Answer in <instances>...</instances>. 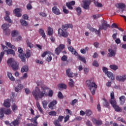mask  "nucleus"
<instances>
[{
  "label": "nucleus",
  "mask_w": 126,
  "mask_h": 126,
  "mask_svg": "<svg viewBox=\"0 0 126 126\" xmlns=\"http://www.w3.org/2000/svg\"><path fill=\"white\" fill-rule=\"evenodd\" d=\"M41 90L38 87H36L35 89L32 92V94L36 101L39 99H42L44 97H53L54 92L50 90V88L47 86H41Z\"/></svg>",
  "instance_id": "1"
},
{
  "label": "nucleus",
  "mask_w": 126,
  "mask_h": 126,
  "mask_svg": "<svg viewBox=\"0 0 126 126\" xmlns=\"http://www.w3.org/2000/svg\"><path fill=\"white\" fill-rule=\"evenodd\" d=\"M86 86L88 87V89L91 91L92 95H95L96 89H97V84L95 82L87 80L86 81Z\"/></svg>",
  "instance_id": "2"
},
{
  "label": "nucleus",
  "mask_w": 126,
  "mask_h": 126,
  "mask_svg": "<svg viewBox=\"0 0 126 126\" xmlns=\"http://www.w3.org/2000/svg\"><path fill=\"white\" fill-rule=\"evenodd\" d=\"M7 63L9 65H11L13 70L14 71H15V70H17V69H18V67H19V64L16 62L13 58L9 59L7 61Z\"/></svg>",
  "instance_id": "3"
},
{
  "label": "nucleus",
  "mask_w": 126,
  "mask_h": 126,
  "mask_svg": "<svg viewBox=\"0 0 126 126\" xmlns=\"http://www.w3.org/2000/svg\"><path fill=\"white\" fill-rule=\"evenodd\" d=\"M108 28H111V26L108 24L106 21L102 20L101 25L99 26V30L106 31L108 29Z\"/></svg>",
  "instance_id": "4"
},
{
  "label": "nucleus",
  "mask_w": 126,
  "mask_h": 126,
  "mask_svg": "<svg viewBox=\"0 0 126 126\" xmlns=\"http://www.w3.org/2000/svg\"><path fill=\"white\" fill-rule=\"evenodd\" d=\"M64 117L63 116L60 115L58 117V119H56L54 120L53 124L55 126H62L60 123L63 122Z\"/></svg>",
  "instance_id": "5"
},
{
  "label": "nucleus",
  "mask_w": 126,
  "mask_h": 126,
  "mask_svg": "<svg viewBox=\"0 0 126 126\" xmlns=\"http://www.w3.org/2000/svg\"><path fill=\"white\" fill-rule=\"evenodd\" d=\"M58 35L60 36H62L63 38H67L68 37V32L66 31H64L61 28L58 29Z\"/></svg>",
  "instance_id": "6"
},
{
  "label": "nucleus",
  "mask_w": 126,
  "mask_h": 126,
  "mask_svg": "<svg viewBox=\"0 0 126 126\" xmlns=\"http://www.w3.org/2000/svg\"><path fill=\"white\" fill-rule=\"evenodd\" d=\"M82 2L83 3V7L84 9H90V4H91V0H83Z\"/></svg>",
  "instance_id": "7"
},
{
  "label": "nucleus",
  "mask_w": 126,
  "mask_h": 126,
  "mask_svg": "<svg viewBox=\"0 0 126 126\" xmlns=\"http://www.w3.org/2000/svg\"><path fill=\"white\" fill-rule=\"evenodd\" d=\"M1 46L2 48L3 52H1L0 54V63L1 62V61H2V58L4 57V53H5V52L7 53V51L8 50V48L6 46L3 45L2 44H1Z\"/></svg>",
  "instance_id": "8"
},
{
  "label": "nucleus",
  "mask_w": 126,
  "mask_h": 126,
  "mask_svg": "<svg viewBox=\"0 0 126 126\" xmlns=\"http://www.w3.org/2000/svg\"><path fill=\"white\" fill-rule=\"evenodd\" d=\"M92 122H93L94 125H95L96 126H100L103 125V122L101 120L96 119L95 118H92Z\"/></svg>",
  "instance_id": "9"
},
{
  "label": "nucleus",
  "mask_w": 126,
  "mask_h": 126,
  "mask_svg": "<svg viewBox=\"0 0 126 126\" xmlns=\"http://www.w3.org/2000/svg\"><path fill=\"white\" fill-rule=\"evenodd\" d=\"M116 80L120 81L121 82H124L126 80V75H123L122 76L119 75L116 77Z\"/></svg>",
  "instance_id": "10"
},
{
  "label": "nucleus",
  "mask_w": 126,
  "mask_h": 126,
  "mask_svg": "<svg viewBox=\"0 0 126 126\" xmlns=\"http://www.w3.org/2000/svg\"><path fill=\"white\" fill-rule=\"evenodd\" d=\"M62 28L64 31H66L68 28H71L72 29L73 28V26L71 24H67L65 25H63L62 27Z\"/></svg>",
  "instance_id": "11"
},
{
  "label": "nucleus",
  "mask_w": 126,
  "mask_h": 126,
  "mask_svg": "<svg viewBox=\"0 0 126 126\" xmlns=\"http://www.w3.org/2000/svg\"><path fill=\"white\" fill-rule=\"evenodd\" d=\"M5 12V17L4 18V20L7 22H8L9 23H12V22L11 21L10 18H9V15L10 14V12L7 11H6Z\"/></svg>",
  "instance_id": "12"
},
{
  "label": "nucleus",
  "mask_w": 126,
  "mask_h": 126,
  "mask_svg": "<svg viewBox=\"0 0 126 126\" xmlns=\"http://www.w3.org/2000/svg\"><path fill=\"white\" fill-rule=\"evenodd\" d=\"M52 12L57 15H60L61 14V11L60 9L57 7V6H54L52 8Z\"/></svg>",
  "instance_id": "13"
},
{
  "label": "nucleus",
  "mask_w": 126,
  "mask_h": 126,
  "mask_svg": "<svg viewBox=\"0 0 126 126\" xmlns=\"http://www.w3.org/2000/svg\"><path fill=\"white\" fill-rule=\"evenodd\" d=\"M75 4V1H71L70 2H66V5L68 7V9H70L71 10H72L73 9V7L71 6V5H74Z\"/></svg>",
  "instance_id": "14"
},
{
  "label": "nucleus",
  "mask_w": 126,
  "mask_h": 126,
  "mask_svg": "<svg viewBox=\"0 0 126 126\" xmlns=\"http://www.w3.org/2000/svg\"><path fill=\"white\" fill-rule=\"evenodd\" d=\"M57 104H58V101L56 100H54L49 103V104L48 105V107L49 109H54V107H55V106H56Z\"/></svg>",
  "instance_id": "15"
},
{
  "label": "nucleus",
  "mask_w": 126,
  "mask_h": 126,
  "mask_svg": "<svg viewBox=\"0 0 126 126\" xmlns=\"http://www.w3.org/2000/svg\"><path fill=\"white\" fill-rule=\"evenodd\" d=\"M68 50L69 52H71L72 54H73V55H74L75 56H78V53L76 52V50L72 47V46L69 47Z\"/></svg>",
  "instance_id": "16"
},
{
  "label": "nucleus",
  "mask_w": 126,
  "mask_h": 126,
  "mask_svg": "<svg viewBox=\"0 0 126 126\" xmlns=\"http://www.w3.org/2000/svg\"><path fill=\"white\" fill-rule=\"evenodd\" d=\"M54 34V30L51 27H48L47 29V35L48 36H53Z\"/></svg>",
  "instance_id": "17"
},
{
  "label": "nucleus",
  "mask_w": 126,
  "mask_h": 126,
  "mask_svg": "<svg viewBox=\"0 0 126 126\" xmlns=\"http://www.w3.org/2000/svg\"><path fill=\"white\" fill-rule=\"evenodd\" d=\"M70 68L67 69L66 70V74L68 77H73V73L71 72Z\"/></svg>",
  "instance_id": "18"
},
{
  "label": "nucleus",
  "mask_w": 126,
  "mask_h": 126,
  "mask_svg": "<svg viewBox=\"0 0 126 126\" xmlns=\"http://www.w3.org/2000/svg\"><path fill=\"white\" fill-rule=\"evenodd\" d=\"M105 74H106L107 76H108L109 78L111 79V80H115V76L114 75V74H113V73L108 71Z\"/></svg>",
  "instance_id": "19"
},
{
  "label": "nucleus",
  "mask_w": 126,
  "mask_h": 126,
  "mask_svg": "<svg viewBox=\"0 0 126 126\" xmlns=\"http://www.w3.org/2000/svg\"><path fill=\"white\" fill-rule=\"evenodd\" d=\"M14 12L16 16H17V17H21V13H20V8H16L14 10Z\"/></svg>",
  "instance_id": "20"
},
{
  "label": "nucleus",
  "mask_w": 126,
  "mask_h": 126,
  "mask_svg": "<svg viewBox=\"0 0 126 126\" xmlns=\"http://www.w3.org/2000/svg\"><path fill=\"white\" fill-rule=\"evenodd\" d=\"M38 32L40 34V35H41V36H42V38H43V39H46V33H45V31H44V30L42 29H40L38 30Z\"/></svg>",
  "instance_id": "21"
},
{
  "label": "nucleus",
  "mask_w": 126,
  "mask_h": 126,
  "mask_svg": "<svg viewBox=\"0 0 126 126\" xmlns=\"http://www.w3.org/2000/svg\"><path fill=\"white\" fill-rule=\"evenodd\" d=\"M108 52H109L110 53H108L107 57L108 58H111L116 55V53L112 49H108Z\"/></svg>",
  "instance_id": "22"
},
{
  "label": "nucleus",
  "mask_w": 126,
  "mask_h": 126,
  "mask_svg": "<svg viewBox=\"0 0 126 126\" xmlns=\"http://www.w3.org/2000/svg\"><path fill=\"white\" fill-rule=\"evenodd\" d=\"M3 106L4 107H5V108H9V107H10V102H9V99L4 100Z\"/></svg>",
  "instance_id": "23"
},
{
  "label": "nucleus",
  "mask_w": 126,
  "mask_h": 126,
  "mask_svg": "<svg viewBox=\"0 0 126 126\" xmlns=\"http://www.w3.org/2000/svg\"><path fill=\"white\" fill-rule=\"evenodd\" d=\"M9 27H10V25L8 23L3 24L1 26V28L2 29H3V31L7 30V29H8V28H9Z\"/></svg>",
  "instance_id": "24"
},
{
  "label": "nucleus",
  "mask_w": 126,
  "mask_h": 126,
  "mask_svg": "<svg viewBox=\"0 0 126 126\" xmlns=\"http://www.w3.org/2000/svg\"><path fill=\"white\" fill-rule=\"evenodd\" d=\"M19 57L21 59V62H22L23 63H25V62H26V57L25 55H24V54L19 55Z\"/></svg>",
  "instance_id": "25"
},
{
  "label": "nucleus",
  "mask_w": 126,
  "mask_h": 126,
  "mask_svg": "<svg viewBox=\"0 0 126 126\" xmlns=\"http://www.w3.org/2000/svg\"><path fill=\"white\" fill-rule=\"evenodd\" d=\"M10 125H12L13 126H19V120L18 119L14 120L11 122Z\"/></svg>",
  "instance_id": "26"
},
{
  "label": "nucleus",
  "mask_w": 126,
  "mask_h": 126,
  "mask_svg": "<svg viewBox=\"0 0 126 126\" xmlns=\"http://www.w3.org/2000/svg\"><path fill=\"white\" fill-rule=\"evenodd\" d=\"M116 7H118V8H120L122 9V8H125L126 7V4L123 3H119L116 4Z\"/></svg>",
  "instance_id": "27"
},
{
  "label": "nucleus",
  "mask_w": 126,
  "mask_h": 126,
  "mask_svg": "<svg viewBox=\"0 0 126 126\" xmlns=\"http://www.w3.org/2000/svg\"><path fill=\"white\" fill-rule=\"evenodd\" d=\"M7 77L11 81H15V78L12 76V74L9 72H7Z\"/></svg>",
  "instance_id": "28"
},
{
  "label": "nucleus",
  "mask_w": 126,
  "mask_h": 126,
  "mask_svg": "<svg viewBox=\"0 0 126 126\" xmlns=\"http://www.w3.org/2000/svg\"><path fill=\"white\" fill-rule=\"evenodd\" d=\"M25 56L27 59H29L31 57V50L27 49L26 51V54H25Z\"/></svg>",
  "instance_id": "29"
},
{
  "label": "nucleus",
  "mask_w": 126,
  "mask_h": 126,
  "mask_svg": "<svg viewBox=\"0 0 126 126\" xmlns=\"http://www.w3.org/2000/svg\"><path fill=\"white\" fill-rule=\"evenodd\" d=\"M6 45L7 46V47H8V48H10L11 49H14V50H15V51L17 50V48H16L15 46L11 44V43L10 42H6Z\"/></svg>",
  "instance_id": "30"
},
{
  "label": "nucleus",
  "mask_w": 126,
  "mask_h": 126,
  "mask_svg": "<svg viewBox=\"0 0 126 126\" xmlns=\"http://www.w3.org/2000/svg\"><path fill=\"white\" fill-rule=\"evenodd\" d=\"M113 107L116 112H122L123 111V109L119 107V106L117 105V104L114 105Z\"/></svg>",
  "instance_id": "31"
},
{
  "label": "nucleus",
  "mask_w": 126,
  "mask_h": 126,
  "mask_svg": "<svg viewBox=\"0 0 126 126\" xmlns=\"http://www.w3.org/2000/svg\"><path fill=\"white\" fill-rule=\"evenodd\" d=\"M21 71L22 73H23V72H27V71H28V66L24 65L23 66L21 69Z\"/></svg>",
  "instance_id": "32"
},
{
  "label": "nucleus",
  "mask_w": 126,
  "mask_h": 126,
  "mask_svg": "<svg viewBox=\"0 0 126 126\" xmlns=\"http://www.w3.org/2000/svg\"><path fill=\"white\" fill-rule=\"evenodd\" d=\"M103 105L104 107H106V108H109V106H110V103H109V102L107 101V99L106 98H103Z\"/></svg>",
  "instance_id": "33"
},
{
  "label": "nucleus",
  "mask_w": 126,
  "mask_h": 126,
  "mask_svg": "<svg viewBox=\"0 0 126 126\" xmlns=\"http://www.w3.org/2000/svg\"><path fill=\"white\" fill-rule=\"evenodd\" d=\"M6 55H13V56H15V52L12 49H8V50H7Z\"/></svg>",
  "instance_id": "34"
},
{
  "label": "nucleus",
  "mask_w": 126,
  "mask_h": 126,
  "mask_svg": "<svg viewBox=\"0 0 126 126\" xmlns=\"http://www.w3.org/2000/svg\"><path fill=\"white\" fill-rule=\"evenodd\" d=\"M23 87H24L23 85L20 84L18 85V86H17L15 87V91H16V92H18L19 90H21V89H23Z\"/></svg>",
  "instance_id": "35"
},
{
  "label": "nucleus",
  "mask_w": 126,
  "mask_h": 126,
  "mask_svg": "<svg viewBox=\"0 0 126 126\" xmlns=\"http://www.w3.org/2000/svg\"><path fill=\"white\" fill-rule=\"evenodd\" d=\"M78 59L79 60V61H81V62H82L84 63H86V59H85V58L83 57L80 55H78Z\"/></svg>",
  "instance_id": "36"
},
{
  "label": "nucleus",
  "mask_w": 126,
  "mask_h": 126,
  "mask_svg": "<svg viewBox=\"0 0 126 126\" xmlns=\"http://www.w3.org/2000/svg\"><path fill=\"white\" fill-rule=\"evenodd\" d=\"M59 88H61V89H66L67 86L65 84H59L58 85Z\"/></svg>",
  "instance_id": "37"
},
{
  "label": "nucleus",
  "mask_w": 126,
  "mask_h": 126,
  "mask_svg": "<svg viewBox=\"0 0 126 126\" xmlns=\"http://www.w3.org/2000/svg\"><path fill=\"white\" fill-rule=\"evenodd\" d=\"M19 34V32L17 30H13L11 32V36L12 37H15V36H17Z\"/></svg>",
  "instance_id": "38"
},
{
  "label": "nucleus",
  "mask_w": 126,
  "mask_h": 126,
  "mask_svg": "<svg viewBox=\"0 0 126 126\" xmlns=\"http://www.w3.org/2000/svg\"><path fill=\"white\" fill-rule=\"evenodd\" d=\"M3 34L6 35V36H8V35H10V30L8 29L7 30H5L3 31Z\"/></svg>",
  "instance_id": "39"
},
{
  "label": "nucleus",
  "mask_w": 126,
  "mask_h": 126,
  "mask_svg": "<svg viewBox=\"0 0 126 126\" xmlns=\"http://www.w3.org/2000/svg\"><path fill=\"white\" fill-rule=\"evenodd\" d=\"M120 101H121L122 104H124L126 101V96L125 95H122L119 98Z\"/></svg>",
  "instance_id": "40"
},
{
  "label": "nucleus",
  "mask_w": 126,
  "mask_h": 126,
  "mask_svg": "<svg viewBox=\"0 0 126 126\" xmlns=\"http://www.w3.org/2000/svg\"><path fill=\"white\" fill-rule=\"evenodd\" d=\"M69 82L68 83V85L70 87H73L74 86V81L72 79H69Z\"/></svg>",
  "instance_id": "41"
},
{
  "label": "nucleus",
  "mask_w": 126,
  "mask_h": 126,
  "mask_svg": "<svg viewBox=\"0 0 126 126\" xmlns=\"http://www.w3.org/2000/svg\"><path fill=\"white\" fill-rule=\"evenodd\" d=\"M42 106L44 109H47V106H48V101L45 100L42 101Z\"/></svg>",
  "instance_id": "42"
},
{
  "label": "nucleus",
  "mask_w": 126,
  "mask_h": 126,
  "mask_svg": "<svg viewBox=\"0 0 126 126\" xmlns=\"http://www.w3.org/2000/svg\"><path fill=\"white\" fill-rule=\"evenodd\" d=\"M76 10L77 12V15H81V12H82V11L81 10V8L80 7H78L76 8Z\"/></svg>",
  "instance_id": "43"
},
{
  "label": "nucleus",
  "mask_w": 126,
  "mask_h": 126,
  "mask_svg": "<svg viewBox=\"0 0 126 126\" xmlns=\"http://www.w3.org/2000/svg\"><path fill=\"white\" fill-rule=\"evenodd\" d=\"M4 109L0 108V118H3L4 116Z\"/></svg>",
  "instance_id": "44"
},
{
  "label": "nucleus",
  "mask_w": 126,
  "mask_h": 126,
  "mask_svg": "<svg viewBox=\"0 0 126 126\" xmlns=\"http://www.w3.org/2000/svg\"><path fill=\"white\" fill-rule=\"evenodd\" d=\"M20 22L23 26H27L28 25V23H27L26 21L24 20H21Z\"/></svg>",
  "instance_id": "45"
},
{
  "label": "nucleus",
  "mask_w": 126,
  "mask_h": 126,
  "mask_svg": "<svg viewBox=\"0 0 126 126\" xmlns=\"http://www.w3.org/2000/svg\"><path fill=\"white\" fill-rule=\"evenodd\" d=\"M110 104L112 105V107H113L114 106H115V105H116V104L117 103V102H116V100L114 99H110L109 100Z\"/></svg>",
  "instance_id": "46"
},
{
  "label": "nucleus",
  "mask_w": 126,
  "mask_h": 126,
  "mask_svg": "<svg viewBox=\"0 0 126 126\" xmlns=\"http://www.w3.org/2000/svg\"><path fill=\"white\" fill-rule=\"evenodd\" d=\"M61 52H62V50L61 49H60L58 47V48H56L55 53V54H56V55L57 56H59V55H60V54H61Z\"/></svg>",
  "instance_id": "47"
},
{
  "label": "nucleus",
  "mask_w": 126,
  "mask_h": 126,
  "mask_svg": "<svg viewBox=\"0 0 126 126\" xmlns=\"http://www.w3.org/2000/svg\"><path fill=\"white\" fill-rule=\"evenodd\" d=\"M110 68L113 70H117L119 67L117 66V65H111L110 66Z\"/></svg>",
  "instance_id": "48"
},
{
  "label": "nucleus",
  "mask_w": 126,
  "mask_h": 126,
  "mask_svg": "<svg viewBox=\"0 0 126 126\" xmlns=\"http://www.w3.org/2000/svg\"><path fill=\"white\" fill-rule=\"evenodd\" d=\"M49 116H52L53 117H56L57 116V112L56 111H51L48 113Z\"/></svg>",
  "instance_id": "49"
},
{
  "label": "nucleus",
  "mask_w": 126,
  "mask_h": 126,
  "mask_svg": "<svg viewBox=\"0 0 126 126\" xmlns=\"http://www.w3.org/2000/svg\"><path fill=\"white\" fill-rule=\"evenodd\" d=\"M4 114L5 115H10V114H11V111H10V109L5 110L4 109Z\"/></svg>",
  "instance_id": "50"
},
{
  "label": "nucleus",
  "mask_w": 126,
  "mask_h": 126,
  "mask_svg": "<svg viewBox=\"0 0 126 126\" xmlns=\"http://www.w3.org/2000/svg\"><path fill=\"white\" fill-rule=\"evenodd\" d=\"M86 114L88 117H90L92 115V111L90 110H87L86 111Z\"/></svg>",
  "instance_id": "51"
},
{
  "label": "nucleus",
  "mask_w": 126,
  "mask_h": 126,
  "mask_svg": "<svg viewBox=\"0 0 126 126\" xmlns=\"http://www.w3.org/2000/svg\"><path fill=\"white\" fill-rule=\"evenodd\" d=\"M77 102H78V100H77V99H74L71 101L70 104L72 106H74V105H75V104H76Z\"/></svg>",
  "instance_id": "52"
},
{
  "label": "nucleus",
  "mask_w": 126,
  "mask_h": 126,
  "mask_svg": "<svg viewBox=\"0 0 126 126\" xmlns=\"http://www.w3.org/2000/svg\"><path fill=\"white\" fill-rule=\"evenodd\" d=\"M87 28L89 29V30H90V31H91L92 32H93V31H96V29H94L91 27V26H90V25H87Z\"/></svg>",
  "instance_id": "53"
},
{
  "label": "nucleus",
  "mask_w": 126,
  "mask_h": 126,
  "mask_svg": "<svg viewBox=\"0 0 126 126\" xmlns=\"http://www.w3.org/2000/svg\"><path fill=\"white\" fill-rule=\"evenodd\" d=\"M70 116L68 115H66L65 117H64L63 123H66L69 120Z\"/></svg>",
  "instance_id": "54"
},
{
  "label": "nucleus",
  "mask_w": 126,
  "mask_h": 126,
  "mask_svg": "<svg viewBox=\"0 0 126 126\" xmlns=\"http://www.w3.org/2000/svg\"><path fill=\"white\" fill-rule=\"evenodd\" d=\"M52 60H53L52 56H51L50 54L48 55L46 60V62H51Z\"/></svg>",
  "instance_id": "55"
},
{
  "label": "nucleus",
  "mask_w": 126,
  "mask_h": 126,
  "mask_svg": "<svg viewBox=\"0 0 126 126\" xmlns=\"http://www.w3.org/2000/svg\"><path fill=\"white\" fill-rule=\"evenodd\" d=\"M58 97L59 99H63V95L62 92H59L58 93Z\"/></svg>",
  "instance_id": "56"
},
{
  "label": "nucleus",
  "mask_w": 126,
  "mask_h": 126,
  "mask_svg": "<svg viewBox=\"0 0 126 126\" xmlns=\"http://www.w3.org/2000/svg\"><path fill=\"white\" fill-rule=\"evenodd\" d=\"M93 65L94 66H96V67H98V66H99V63H98L97 61H94L93 63Z\"/></svg>",
  "instance_id": "57"
},
{
  "label": "nucleus",
  "mask_w": 126,
  "mask_h": 126,
  "mask_svg": "<svg viewBox=\"0 0 126 126\" xmlns=\"http://www.w3.org/2000/svg\"><path fill=\"white\" fill-rule=\"evenodd\" d=\"M27 44V46L29 47V48H33L34 46L31 43V42H30L28 41V40L26 41Z\"/></svg>",
  "instance_id": "58"
},
{
  "label": "nucleus",
  "mask_w": 126,
  "mask_h": 126,
  "mask_svg": "<svg viewBox=\"0 0 126 126\" xmlns=\"http://www.w3.org/2000/svg\"><path fill=\"white\" fill-rule=\"evenodd\" d=\"M94 4H95V6H97V7H103V5L102 4V3H99L98 2H97L96 3L94 2Z\"/></svg>",
  "instance_id": "59"
},
{
  "label": "nucleus",
  "mask_w": 126,
  "mask_h": 126,
  "mask_svg": "<svg viewBox=\"0 0 126 126\" xmlns=\"http://www.w3.org/2000/svg\"><path fill=\"white\" fill-rule=\"evenodd\" d=\"M28 77V74L27 73H25L24 74L23 76L21 77V79H26Z\"/></svg>",
  "instance_id": "60"
},
{
  "label": "nucleus",
  "mask_w": 126,
  "mask_h": 126,
  "mask_svg": "<svg viewBox=\"0 0 126 126\" xmlns=\"http://www.w3.org/2000/svg\"><path fill=\"white\" fill-rule=\"evenodd\" d=\"M6 3H7V4L8 5H12V0H6Z\"/></svg>",
  "instance_id": "61"
},
{
  "label": "nucleus",
  "mask_w": 126,
  "mask_h": 126,
  "mask_svg": "<svg viewBox=\"0 0 126 126\" xmlns=\"http://www.w3.org/2000/svg\"><path fill=\"white\" fill-rule=\"evenodd\" d=\"M102 70H103V72H104V73H105V74L108 72L109 71H108V68L106 67H104L103 66L102 67Z\"/></svg>",
  "instance_id": "62"
},
{
  "label": "nucleus",
  "mask_w": 126,
  "mask_h": 126,
  "mask_svg": "<svg viewBox=\"0 0 126 126\" xmlns=\"http://www.w3.org/2000/svg\"><path fill=\"white\" fill-rule=\"evenodd\" d=\"M58 48H59V49H60L61 51L62 50H63V49H64V44H61Z\"/></svg>",
  "instance_id": "63"
},
{
  "label": "nucleus",
  "mask_w": 126,
  "mask_h": 126,
  "mask_svg": "<svg viewBox=\"0 0 126 126\" xmlns=\"http://www.w3.org/2000/svg\"><path fill=\"white\" fill-rule=\"evenodd\" d=\"M86 124L88 126H92V123H91L89 120H88L87 122H86Z\"/></svg>",
  "instance_id": "64"
}]
</instances>
